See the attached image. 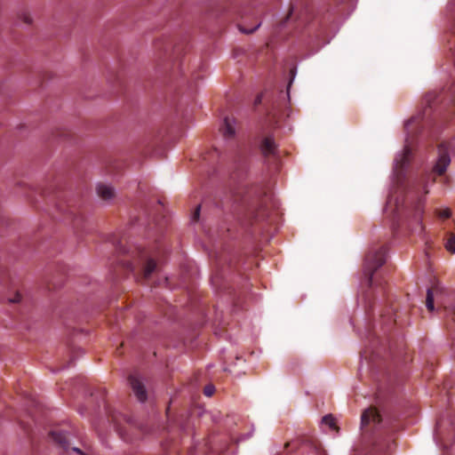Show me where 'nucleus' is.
Here are the masks:
<instances>
[{
	"label": "nucleus",
	"mask_w": 455,
	"mask_h": 455,
	"mask_svg": "<svg viewBox=\"0 0 455 455\" xmlns=\"http://www.w3.org/2000/svg\"><path fill=\"white\" fill-rule=\"evenodd\" d=\"M117 249L124 254H129L130 258L121 259V264L124 268L133 273L138 282L147 283L156 271V258L160 255V251L140 247H135L130 251H126L121 243H118Z\"/></svg>",
	"instance_id": "obj_1"
},
{
	"label": "nucleus",
	"mask_w": 455,
	"mask_h": 455,
	"mask_svg": "<svg viewBox=\"0 0 455 455\" xmlns=\"http://www.w3.org/2000/svg\"><path fill=\"white\" fill-rule=\"evenodd\" d=\"M437 99V94L435 92H429L425 96L424 103L425 107L422 113L418 116H412L410 120H408L405 124V131L407 132L406 144L401 155H399L395 162V172L398 178H401L403 175V172L406 167L409 165L411 156V143L414 136L418 133L422 128V122L430 116L431 110L435 103Z\"/></svg>",
	"instance_id": "obj_2"
},
{
	"label": "nucleus",
	"mask_w": 455,
	"mask_h": 455,
	"mask_svg": "<svg viewBox=\"0 0 455 455\" xmlns=\"http://www.w3.org/2000/svg\"><path fill=\"white\" fill-rule=\"evenodd\" d=\"M387 250L384 246L377 250L370 251L364 259V275L367 284L371 287L373 285V275L375 271L380 267L386 261Z\"/></svg>",
	"instance_id": "obj_3"
},
{
	"label": "nucleus",
	"mask_w": 455,
	"mask_h": 455,
	"mask_svg": "<svg viewBox=\"0 0 455 455\" xmlns=\"http://www.w3.org/2000/svg\"><path fill=\"white\" fill-rule=\"evenodd\" d=\"M450 147L451 144L449 142H442L438 146V159L432 170L434 174L441 176L446 172V169L451 163L449 156Z\"/></svg>",
	"instance_id": "obj_4"
},
{
	"label": "nucleus",
	"mask_w": 455,
	"mask_h": 455,
	"mask_svg": "<svg viewBox=\"0 0 455 455\" xmlns=\"http://www.w3.org/2000/svg\"><path fill=\"white\" fill-rule=\"evenodd\" d=\"M55 211L56 214L71 220L75 227H77L82 220V217L76 212V208L74 205L68 204L66 201L60 200L55 206Z\"/></svg>",
	"instance_id": "obj_5"
},
{
	"label": "nucleus",
	"mask_w": 455,
	"mask_h": 455,
	"mask_svg": "<svg viewBox=\"0 0 455 455\" xmlns=\"http://www.w3.org/2000/svg\"><path fill=\"white\" fill-rule=\"evenodd\" d=\"M381 422V417L375 407H369L364 410L361 417L362 428L368 431V427H375Z\"/></svg>",
	"instance_id": "obj_6"
},
{
	"label": "nucleus",
	"mask_w": 455,
	"mask_h": 455,
	"mask_svg": "<svg viewBox=\"0 0 455 455\" xmlns=\"http://www.w3.org/2000/svg\"><path fill=\"white\" fill-rule=\"evenodd\" d=\"M130 385L140 402H144L147 399V393L142 382L134 375L129 377Z\"/></svg>",
	"instance_id": "obj_7"
},
{
	"label": "nucleus",
	"mask_w": 455,
	"mask_h": 455,
	"mask_svg": "<svg viewBox=\"0 0 455 455\" xmlns=\"http://www.w3.org/2000/svg\"><path fill=\"white\" fill-rule=\"evenodd\" d=\"M51 438L53 440V442L58 444L61 449L64 451H68L69 448V441L67 436V435L59 430H53L50 433Z\"/></svg>",
	"instance_id": "obj_8"
},
{
	"label": "nucleus",
	"mask_w": 455,
	"mask_h": 455,
	"mask_svg": "<svg viewBox=\"0 0 455 455\" xmlns=\"http://www.w3.org/2000/svg\"><path fill=\"white\" fill-rule=\"evenodd\" d=\"M235 119L230 117H226L224 119V123L220 130L225 139L229 140L234 138L235 133Z\"/></svg>",
	"instance_id": "obj_9"
},
{
	"label": "nucleus",
	"mask_w": 455,
	"mask_h": 455,
	"mask_svg": "<svg viewBox=\"0 0 455 455\" xmlns=\"http://www.w3.org/2000/svg\"><path fill=\"white\" fill-rule=\"evenodd\" d=\"M234 200L235 202L241 201L245 205L246 210L250 212V214L253 215V218H255L256 220L260 218L261 213L259 212H255L254 203L250 202L251 194L248 193L246 196H243L241 197L240 196H238V194H235L234 196Z\"/></svg>",
	"instance_id": "obj_10"
},
{
	"label": "nucleus",
	"mask_w": 455,
	"mask_h": 455,
	"mask_svg": "<svg viewBox=\"0 0 455 455\" xmlns=\"http://www.w3.org/2000/svg\"><path fill=\"white\" fill-rule=\"evenodd\" d=\"M97 194L104 201H109L115 197L114 188L105 184L98 185Z\"/></svg>",
	"instance_id": "obj_11"
},
{
	"label": "nucleus",
	"mask_w": 455,
	"mask_h": 455,
	"mask_svg": "<svg viewBox=\"0 0 455 455\" xmlns=\"http://www.w3.org/2000/svg\"><path fill=\"white\" fill-rule=\"evenodd\" d=\"M261 150L265 156L275 155L276 145L274 139L270 136L266 137L261 143Z\"/></svg>",
	"instance_id": "obj_12"
},
{
	"label": "nucleus",
	"mask_w": 455,
	"mask_h": 455,
	"mask_svg": "<svg viewBox=\"0 0 455 455\" xmlns=\"http://www.w3.org/2000/svg\"><path fill=\"white\" fill-rule=\"evenodd\" d=\"M305 443L315 451V455H326L325 451L322 448L321 443L317 439L313 437L307 438Z\"/></svg>",
	"instance_id": "obj_13"
},
{
	"label": "nucleus",
	"mask_w": 455,
	"mask_h": 455,
	"mask_svg": "<svg viewBox=\"0 0 455 455\" xmlns=\"http://www.w3.org/2000/svg\"><path fill=\"white\" fill-rule=\"evenodd\" d=\"M439 291V288L438 287H431L427 290V299H426V306H427V308L429 310V311H433L435 307H434V295L435 293L438 292Z\"/></svg>",
	"instance_id": "obj_14"
},
{
	"label": "nucleus",
	"mask_w": 455,
	"mask_h": 455,
	"mask_svg": "<svg viewBox=\"0 0 455 455\" xmlns=\"http://www.w3.org/2000/svg\"><path fill=\"white\" fill-rule=\"evenodd\" d=\"M171 46V43L165 40H157L155 42V48L159 54L162 51L164 52V53H167L170 51Z\"/></svg>",
	"instance_id": "obj_15"
},
{
	"label": "nucleus",
	"mask_w": 455,
	"mask_h": 455,
	"mask_svg": "<svg viewBox=\"0 0 455 455\" xmlns=\"http://www.w3.org/2000/svg\"><path fill=\"white\" fill-rule=\"evenodd\" d=\"M322 422L325 425H328L331 429H338V427L336 426L335 419L333 418V416L331 414L325 415L323 418Z\"/></svg>",
	"instance_id": "obj_16"
},
{
	"label": "nucleus",
	"mask_w": 455,
	"mask_h": 455,
	"mask_svg": "<svg viewBox=\"0 0 455 455\" xmlns=\"http://www.w3.org/2000/svg\"><path fill=\"white\" fill-rule=\"evenodd\" d=\"M445 247L449 251L455 253V235H451L447 239Z\"/></svg>",
	"instance_id": "obj_17"
},
{
	"label": "nucleus",
	"mask_w": 455,
	"mask_h": 455,
	"mask_svg": "<svg viewBox=\"0 0 455 455\" xmlns=\"http://www.w3.org/2000/svg\"><path fill=\"white\" fill-rule=\"evenodd\" d=\"M296 13L295 6L293 4L291 5L289 13L286 15L283 20H282L281 25L283 26L288 20H290Z\"/></svg>",
	"instance_id": "obj_18"
},
{
	"label": "nucleus",
	"mask_w": 455,
	"mask_h": 455,
	"mask_svg": "<svg viewBox=\"0 0 455 455\" xmlns=\"http://www.w3.org/2000/svg\"><path fill=\"white\" fill-rule=\"evenodd\" d=\"M22 299V296L20 291H16L15 294L10 298H8V301L10 303H19Z\"/></svg>",
	"instance_id": "obj_19"
},
{
	"label": "nucleus",
	"mask_w": 455,
	"mask_h": 455,
	"mask_svg": "<svg viewBox=\"0 0 455 455\" xmlns=\"http://www.w3.org/2000/svg\"><path fill=\"white\" fill-rule=\"evenodd\" d=\"M20 20L26 23V24H31L32 23V19L29 15L28 12H23L20 15Z\"/></svg>",
	"instance_id": "obj_20"
},
{
	"label": "nucleus",
	"mask_w": 455,
	"mask_h": 455,
	"mask_svg": "<svg viewBox=\"0 0 455 455\" xmlns=\"http://www.w3.org/2000/svg\"><path fill=\"white\" fill-rule=\"evenodd\" d=\"M438 215L440 218L449 219L451 216V212L450 209L441 210V211H439Z\"/></svg>",
	"instance_id": "obj_21"
},
{
	"label": "nucleus",
	"mask_w": 455,
	"mask_h": 455,
	"mask_svg": "<svg viewBox=\"0 0 455 455\" xmlns=\"http://www.w3.org/2000/svg\"><path fill=\"white\" fill-rule=\"evenodd\" d=\"M214 393V387L212 385L206 386L204 389V394L206 396H212Z\"/></svg>",
	"instance_id": "obj_22"
},
{
	"label": "nucleus",
	"mask_w": 455,
	"mask_h": 455,
	"mask_svg": "<svg viewBox=\"0 0 455 455\" xmlns=\"http://www.w3.org/2000/svg\"><path fill=\"white\" fill-rule=\"evenodd\" d=\"M259 23L257 24L254 28H251V29H246V28H243V27L240 26V30L243 32V33H245V34H251L252 32H254L259 27Z\"/></svg>",
	"instance_id": "obj_23"
},
{
	"label": "nucleus",
	"mask_w": 455,
	"mask_h": 455,
	"mask_svg": "<svg viewBox=\"0 0 455 455\" xmlns=\"http://www.w3.org/2000/svg\"><path fill=\"white\" fill-rule=\"evenodd\" d=\"M422 212H423V205H422L421 202H419L417 208H416V214L419 216L422 214Z\"/></svg>",
	"instance_id": "obj_24"
},
{
	"label": "nucleus",
	"mask_w": 455,
	"mask_h": 455,
	"mask_svg": "<svg viewBox=\"0 0 455 455\" xmlns=\"http://www.w3.org/2000/svg\"><path fill=\"white\" fill-rule=\"evenodd\" d=\"M199 214H200V206H197V208L196 209L194 215H193L194 220H197L199 219Z\"/></svg>",
	"instance_id": "obj_25"
},
{
	"label": "nucleus",
	"mask_w": 455,
	"mask_h": 455,
	"mask_svg": "<svg viewBox=\"0 0 455 455\" xmlns=\"http://www.w3.org/2000/svg\"><path fill=\"white\" fill-rule=\"evenodd\" d=\"M262 95H259L255 100V105L260 104L262 102Z\"/></svg>",
	"instance_id": "obj_26"
},
{
	"label": "nucleus",
	"mask_w": 455,
	"mask_h": 455,
	"mask_svg": "<svg viewBox=\"0 0 455 455\" xmlns=\"http://www.w3.org/2000/svg\"><path fill=\"white\" fill-rule=\"evenodd\" d=\"M72 450H73L74 451L77 452L78 454L85 455V454H84V453L80 449H78V448L74 447V448H72Z\"/></svg>",
	"instance_id": "obj_27"
},
{
	"label": "nucleus",
	"mask_w": 455,
	"mask_h": 455,
	"mask_svg": "<svg viewBox=\"0 0 455 455\" xmlns=\"http://www.w3.org/2000/svg\"><path fill=\"white\" fill-rule=\"evenodd\" d=\"M452 313L455 315V306L453 307V308L451 309Z\"/></svg>",
	"instance_id": "obj_28"
}]
</instances>
